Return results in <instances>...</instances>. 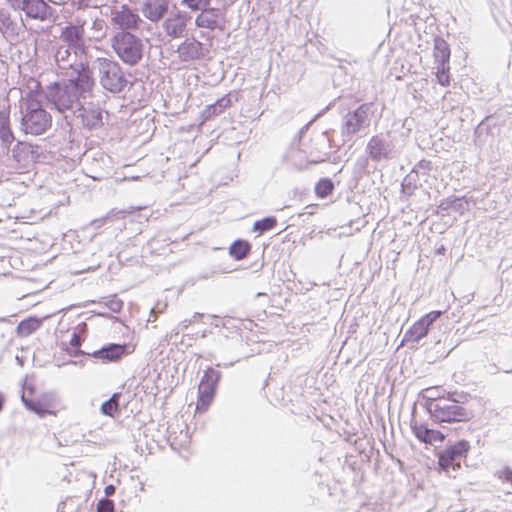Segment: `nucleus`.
<instances>
[{
	"instance_id": "obj_41",
	"label": "nucleus",
	"mask_w": 512,
	"mask_h": 512,
	"mask_svg": "<svg viewBox=\"0 0 512 512\" xmlns=\"http://www.w3.org/2000/svg\"><path fill=\"white\" fill-rule=\"evenodd\" d=\"M495 476H497L503 482H508V483L512 484V469L509 467H505L501 470H498L495 473Z\"/></svg>"
},
{
	"instance_id": "obj_22",
	"label": "nucleus",
	"mask_w": 512,
	"mask_h": 512,
	"mask_svg": "<svg viewBox=\"0 0 512 512\" xmlns=\"http://www.w3.org/2000/svg\"><path fill=\"white\" fill-rule=\"evenodd\" d=\"M434 59L436 64H449L450 62V47L448 43L441 37L434 39Z\"/></svg>"
},
{
	"instance_id": "obj_38",
	"label": "nucleus",
	"mask_w": 512,
	"mask_h": 512,
	"mask_svg": "<svg viewBox=\"0 0 512 512\" xmlns=\"http://www.w3.org/2000/svg\"><path fill=\"white\" fill-rule=\"evenodd\" d=\"M104 305L114 313H119L123 308V301L116 296L104 302Z\"/></svg>"
},
{
	"instance_id": "obj_31",
	"label": "nucleus",
	"mask_w": 512,
	"mask_h": 512,
	"mask_svg": "<svg viewBox=\"0 0 512 512\" xmlns=\"http://www.w3.org/2000/svg\"><path fill=\"white\" fill-rule=\"evenodd\" d=\"M164 27L167 35L177 38L183 34L186 25L183 21L168 19L165 21Z\"/></svg>"
},
{
	"instance_id": "obj_25",
	"label": "nucleus",
	"mask_w": 512,
	"mask_h": 512,
	"mask_svg": "<svg viewBox=\"0 0 512 512\" xmlns=\"http://www.w3.org/2000/svg\"><path fill=\"white\" fill-rule=\"evenodd\" d=\"M41 324V320L36 317H29L25 320H22L17 325V335L20 337H27L34 333L41 326Z\"/></svg>"
},
{
	"instance_id": "obj_42",
	"label": "nucleus",
	"mask_w": 512,
	"mask_h": 512,
	"mask_svg": "<svg viewBox=\"0 0 512 512\" xmlns=\"http://www.w3.org/2000/svg\"><path fill=\"white\" fill-rule=\"evenodd\" d=\"M82 343L81 337L77 333H73L70 339V345L73 348H79Z\"/></svg>"
},
{
	"instance_id": "obj_44",
	"label": "nucleus",
	"mask_w": 512,
	"mask_h": 512,
	"mask_svg": "<svg viewBox=\"0 0 512 512\" xmlns=\"http://www.w3.org/2000/svg\"><path fill=\"white\" fill-rule=\"evenodd\" d=\"M194 322V319H190V320H183L180 324H179V327L181 328V330H185L187 329L192 323Z\"/></svg>"
},
{
	"instance_id": "obj_27",
	"label": "nucleus",
	"mask_w": 512,
	"mask_h": 512,
	"mask_svg": "<svg viewBox=\"0 0 512 512\" xmlns=\"http://www.w3.org/2000/svg\"><path fill=\"white\" fill-rule=\"evenodd\" d=\"M121 394L114 393L108 400L102 403L101 413L105 416L114 417L119 412V400Z\"/></svg>"
},
{
	"instance_id": "obj_2",
	"label": "nucleus",
	"mask_w": 512,
	"mask_h": 512,
	"mask_svg": "<svg viewBox=\"0 0 512 512\" xmlns=\"http://www.w3.org/2000/svg\"><path fill=\"white\" fill-rule=\"evenodd\" d=\"M468 397V394L454 392L447 398L430 399L425 406L435 423L466 422L473 417V413L460 403H464Z\"/></svg>"
},
{
	"instance_id": "obj_53",
	"label": "nucleus",
	"mask_w": 512,
	"mask_h": 512,
	"mask_svg": "<svg viewBox=\"0 0 512 512\" xmlns=\"http://www.w3.org/2000/svg\"><path fill=\"white\" fill-rule=\"evenodd\" d=\"M202 317H203V314H202V313L196 312V313H194V315H193V318H192V319H194V322H195L197 319H200V318H202Z\"/></svg>"
},
{
	"instance_id": "obj_30",
	"label": "nucleus",
	"mask_w": 512,
	"mask_h": 512,
	"mask_svg": "<svg viewBox=\"0 0 512 512\" xmlns=\"http://www.w3.org/2000/svg\"><path fill=\"white\" fill-rule=\"evenodd\" d=\"M277 225V219L274 216H267L261 220H257L253 225V231L259 235L274 229Z\"/></svg>"
},
{
	"instance_id": "obj_5",
	"label": "nucleus",
	"mask_w": 512,
	"mask_h": 512,
	"mask_svg": "<svg viewBox=\"0 0 512 512\" xmlns=\"http://www.w3.org/2000/svg\"><path fill=\"white\" fill-rule=\"evenodd\" d=\"M365 151L372 161L378 163L396 159L402 152L397 137L391 131L373 135L367 142Z\"/></svg>"
},
{
	"instance_id": "obj_14",
	"label": "nucleus",
	"mask_w": 512,
	"mask_h": 512,
	"mask_svg": "<svg viewBox=\"0 0 512 512\" xmlns=\"http://www.w3.org/2000/svg\"><path fill=\"white\" fill-rule=\"evenodd\" d=\"M170 0H144L143 15L151 22L162 20L168 13Z\"/></svg>"
},
{
	"instance_id": "obj_29",
	"label": "nucleus",
	"mask_w": 512,
	"mask_h": 512,
	"mask_svg": "<svg viewBox=\"0 0 512 512\" xmlns=\"http://www.w3.org/2000/svg\"><path fill=\"white\" fill-rule=\"evenodd\" d=\"M0 140L6 147H9L15 140L8 118L0 119Z\"/></svg>"
},
{
	"instance_id": "obj_57",
	"label": "nucleus",
	"mask_w": 512,
	"mask_h": 512,
	"mask_svg": "<svg viewBox=\"0 0 512 512\" xmlns=\"http://www.w3.org/2000/svg\"><path fill=\"white\" fill-rule=\"evenodd\" d=\"M7 319L5 317L0 318V322H5Z\"/></svg>"
},
{
	"instance_id": "obj_3",
	"label": "nucleus",
	"mask_w": 512,
	"mask_h": 512,
	"mask_svg": "<svg viewBox=\"0 0 512 512\" xmlns=\"http://www.w3.org/2000/svg\"><path fill=\"white\" fill-rule=\"evenodd\" d=\"M43 93L29 92L25 109L21 108L20 125L25 134L41 135L52 125L51 115L42 106Z\"/></svg>"
},
{
	"instance_id": "obj_17",
	"label": "nucleus",
	"mask_w": 512,
	"mask_h": 512,
	"mask_svg": "<svg viewBox=\"0 0 512 512\" xmlns=\"http://www.w3.org/2000/svg\"><path fill=\"white\" fill-rule=\"evenodd\" d=\"M221 379V372L213 368H208L199 383L198 391L202 394L215 396L217 385Z\"/></svg>"
},
{
	"instance_id": "obj_37",
	"label": "nucleus",
	"mask_w": 512,
	"mask_h": 512,
	"mask_svg": "<svg viewBox=\"0 0 512 512\" xmlns=\"http://www.w3.org/2000/svg\"><path fill=\"white\" fill-rule=\"evenodd\" d=\"M114 217H116V218H124L125 217V211H123V210H119V211L111 210L105 217L100 218V219H95L92 222V225L95 226V227H100L106 220L112 219Z\"/></svg>"
},
{
	"instance_id": "obj_28",
	"label": "nucleus",
	"mask_w": 512,
	"mask_h": 512,
	"mask_svg": "<svg viewBox=\"0 0 512 512\" xmlns=\"http://www.w3.org/2000/svg\"><path fill=\"white\" fill-rule=\"evenodd\" d=\"M21 400L27 410L37 414L41 418H44L47 414H51V411L45 408L38 400L29 399L25 394H22Z\"/></svg>"
},
{
	"instance_id": "obj_13",
	"label": "nucleus",
	"mask_w": 512,
	"mask_h": 512,
	"mask_svg": "<svg viewBox=\"0 0 512 512\" xmlns=\"http://www.w3.org/2000/svg\"><path fill=\"white\" fill-rule=\"evenodd\" d=\"M178 58L182 62H191L204 58L203 44L195 38H188L177 48Z\"/></svg>"
},
{
	"instance_id": "obj_52",
	"label": "nucleus",
	"mask_w": 512,
	"mask_h": 512,
	"mask_svg": "<svg viewBox=\"0 0 512 512\" xmlns=\"http://www.w3.org/2000/svg\"><path fill=\"white\" fill-rule=\"evenodd\" d=\"M445 252H446V248L443 245L437 249V253L440 255H444Z\"/></svg>"
},
{
	"instance_id": "obj_15",
	"label": "nucleus",
	"mask_w": 512,
	"mask_h": 512,
	"mask_svg": "<svg viewBox=\"0 0 512 512\" xmlns=\"http://www.w3.org/2000/svg\"><path fill=\"white\" fill-rule=\"evenodd\" d=\"M200 13L195 18V25L199 28L215 30L220 28L219 18L221 10L219 8L211 7V5L199 11Z\"/></svg>"
},
{
	"instance_id": "obj_20",
	"label": "nucleus",
	"mask_w": 512,
	"mask_h": 512,
	"mask_svg": "<svg viewBox=\"0 0 512 512\" xmlns=\"http://www.w3.org/2000/svg\"><path fill=\"white\" fill-rule=\"evenodd\" d=\"M468 204L469 201L466 196L457 197L455 195H452L443 199L438 205V209L444 212L453 210L462 215L469 210Z\"/></svg>"
},
{
	"instance_id": "obj_10",
	"label": "nucleus",
	"mask_w": 512,
	"mask_h": 512,
	"mask_svg": "<svg viewBox=\"0 0 512 512\" xmlns=\"http://www.w3.org/2000/svg\"><path fill=\"white\" fill-rule=\"evenodd\" d=\"M103 112V109L93 103L86 106L85 101L81 110L71 117V122L75 121L77 125L93 130L103 125Z\"/></svg>"
},
{
	"instance_id": "obj_55",
	"label": "nucleus",
	"mask_w": 512,
	"mask_h": 512,
	"mask_svg": "<svg viewBox=\"0 0 512 512\" xmlns=\"http://www.w3.org/2000/svg\"><path fill=\"white\" fill-rule=\"evenodd\" d=\"M156 313H157V312H156V308H155V307H154V308H152V309H151V314H153V315H155V317H157Z\"/></svg>"
},
{
	"instance_id": "obj_50",
	"label": "nucleus",
	"mask_w": 512,
	"mask_h": 512,
	"mask_svg": "<svg viewBox=\"0 0 512 512\" xmlns=\"http://www.w3.org/2000/svg\"><path fill=\"white\" fill-rule=\"evenodd\" d=\"M103 21L95 20L93 23V28L95 29H102Z\"/></svg>"
},
{
	"instance_id": "obj_9",
	"label": "nucleus",
	"mask_w": 512,
	"mask_h": 512,
	"mask_svg": "<svg viewBox=\"0 0 512 512\" xmlns=\"http://www.w3.org/2000/svg\"><path fill=\"white\" fill-rule=\"evenodd\" d=\"M470 450V443L467 440H459L448 445L444 450L438 453V464L441 470L448 471L450 468L454 471L461 467L462 459L466 458Z\"/></svg>"
},
{
	"instance_id": "obj_21",
	"label": "nucleus",
	"mask_w": 512,
	"mask_h": 512,
	"mask_svg": "<svg viewBox=\"0 0 512 512\" xmlns=\"http://www.w3.org/2000/svg\"><path fill=\"white\" fill-rule=\"evenodd\" d=\"M231 93L221 97L215 103L208 105L202 112L204 121L213 119L215 116L224 112L232 104Z\"/></svg>"
},
{
	"instance_id": "obj_56",
	"label": "nucleus",
	"mask_w": 512,
	"mask_h": 512,
	"mask_svg": "<svg viewBox=\"0 0 512 512\" xmlns=\"http://www.w3.org/2000/svg\"><path fill=\"white\" fill-rule=\"evenodd\" d=\"M480 129H481V124H480V125H478V127H477V128H476V130H475V133L477 134V133L479 132V130H480Z\"/></svg>"
},
{
	"instance_id": "obj_33",
	"label": "nucleus",
	"mask_w": 512,
	"mask_h": 512,
	"mask_svg": "<svg viewBox=\"0 0 512 512\" xmlns=\"http://www.w3.org/2000/svg\"><path fill=\"white\" fill-rule=\"evenodd\" d=\"M436 69H437L436 77H437L438 83L444 87L449 86L450 85V75H449L450 66H449V64H437Z\"/></svg>"
},
{
	"instance_id": "obj_26",
	"label": "nucleus",
	"mask_w": 512,
	"mask_h": 512,
	"mask_svg": "<svg viewBox=\"0 0 512 512\" xmlns=\"http://www.w3.org/2000/svg\"><path fill=\"white\" fill-rule=\"evenodd\" d=\"M421 186L419 183V175L410 171L403 179L401 183V193L407 197H410L414 194L417 188Z\"/></svg>"
},
{
	"instance_id": "obj_36",
	"label": "nucleus",
	"mask_w": 512,
	"mask_h": 512,
	"mask_svg": "<svg viewBox=\"0 0 512 512\" xmlns=\"http://www.w3.org/2000/svg\"><path fill=\"white\" fill-rule=\"evenodd\" d=\"M432 169V163L429 160H420L411 170L415 174H428Z\"/></svg>"
},
{
	"instance_id": "obj_16",
	"label": "nucleus",
	"mask_w": 512,
	"mask_h": 512,
	"mask_svg": "<svg viewBox=\"0 0 512 512\" xmlns=\"http://www.w3.org/2000/svg\"><path fill=\"white\" fill-rule=\"evenodd\" d=\"M113 21L122 29H135L141 20L138 14L134 13L128 6L123 5L121 10L114 13Z\"/></svg>"
},
{
	"instance_id": "obj_1",
	"label": "nucleus",
	"mask_w": 512,
	"mask_h": 512,
	"mask_svg": "<svg viewBox=\"0 0 512 512\" xmlns=\"http://www.w3.org/2000/svg\"><path fill=\"white\" fill-rule=\"evenodd\" d=\"M88 62H81L76 68V76L63 82H55L48 86L43 96L70 123L69 118L81 110L87 98L93 96L96 86Z\"/></svg>"
},
{
	"instance_id": "obj_11",
	"label": "nucleus",
	"mask_w": 512,
	"mask_h": 512,
	"mask_svg": "<svg viewBox=\"0 0 512 512\" xmlns=\"http://www.w3.org/2000/svg\"><path fill=\"white\" fill-rule=\"evenodd\" d=\"M127 354H129L127 344L109 343L98 350L88 353V356L103 362H116Z\"/></svg>"
},
{
	"instance_id": "obj_24",
	"label": "nucleus",
	"mask_w": 512,
	"mask_h": 512,
	"mask_svg": "<svg viewBox=\"0 0 512 512\" xmlns=\"http://www.w3.org/2000/svg\"><path fill=\"white\" fill-rule=\"evenodd\" d=\"M251 251V244L242 239L235 240L229 247V254L235 260L245 259Z\"/></svg>"
},
{
	"instance_id": "obj_7",
	"label": "nucleus",
	"mask_w": 512,
	"mask_h": 512,
	"mask_svg": "<svg viewBox=\"0 0 512 512\" xmlns=\"http://www.w3.org/2000/svg\"><path fill=\"white\" fill-rule=\"evenodd\" d=\"M111 46L124 64L135 66L142 60L144 43L130 32L116 33L111 40Z\"/></svg>"
},
{
	"instance_id": "obj_54",
	"label": "nucleus",
	"mask_w": 512,
	"mask_h": 512,
	"mask_svg": "<svg viewBox=\"0 0 512 512\" xmlns=\"http://www.w3.org/2000/svg\"><path fill=\"white\" fill-rule=\"evenodd\" d=\"M321 141H322L323 143H325V142H328V141H329V139L326 137L325 133H323V134L321 135Z\"/></svg>"
},
{
	"instance_id": "obj_45",
	"label": "nucleus",
	"mask_w": 512,
	"mask_h": 512,
	"mask_svg": "<svg viewBox=\"0 0 512 512\" xmlns=\"http://www.w3.org/2000/svg\"><path fill=\"white\" fill-rule=\"evenodd\" d=\"M30 0H21L20 7H16L15 11H23L25 12L26 6H28Z\"/></svg>"
},
{
	"instance_id": "obj_47",
	"label": "nucleus",
	"mask_w": 512,
	"mask_h": 512,
	"mask_svg": "<svg viewBox=\"0 0 512 512\" xmlns=\"http://www.w3.org/2000/svg\"><path fill=\"white\" fill-rule=\"evenodd\" d=\"M73 499H69V500H66V501H63L61 503H59L58 505V512H65L64 509L66 508V506L69 504V502H72Z\"/></svg>"
},
{
	"instance_id": "obj_8",
	"label": "nucleus",
	"mask_w": 512,
	"mask_h": 512,
	"mask_svg": "<svg viewBox=\"0 0 512 512\" xmlns=\"http://www.w3.org/2000/svg\"><path fill=\"white\" fill-rule=\"evenodd\" d=\"M59 42L76 55H82L87 59L89 45L86 44L85 30L83 25L68 24L61 29Z\"/></svg>"
},
{
	"instance_id": "obj_49",
	"label": "nucleus",
	"mask_w": 512,
	"mask_h": 512,
	"mask_svg": "<svg viewBox=\"0 0 512 512\" xmlns=\"http://www.w3.org/2000/svg\"><path fill=\"white\" fill-rule=\"evenodd\" d=\"M329 157V152L323 153L322 156H317L313 158V162H323Z\"/></svg>"
},
{
	"instance_id": "obj_32",
	"label": "nucleus",
	"mask_w": 512,
	"mask_h": 512,
	"mask_svg": "<svg viewBox=\"0 0 512 512\" xmlns=\"http://www.w3.org/2000/svg\"><path fill=\"white\" fill-rule=\"evenodd\" d=\"M334 190V183L329 178H321L315 185V193L319 198H326Z\"/></svg>"
},
{
	"instance_id": "obj_23",
	"label": "nucleus",
	"mask_w": 512,
	"mask_h": 512,
	"mask_svg": "<svg viewBox=\"0 0 512 512\" xmlns=\"http://www.w3.org/2000/svg\"><path fill=\"white\" fill-rule=\"evenodd\" d=\"M429 329L430 328L419 319L405 332L403 341L417 343L428 334Z\"/></svg>"
},
{
	"instance_id": "obj_6",
	"label": "nucleus",
	"mask_w": 512,
	"mask_h": 512,
	"mask_svg": "<svg viewBox=\"0 0 512 512\" xmlns=\"http://www.w3.org/2000/svg\"><path fill=\"white\" fill-rule=\"evenodd\" d=\"M374 112L375 104L373 102H366L346 113L341 124L343 142L352 141L356 134L369 128Z\"/></svg>"
},
{
	"instance_id": "obj_19",
	"label": "nucleus",
	"mask_w": 512,
	"mask_h": 512,
	"mask_svg": "<svg viewBox=\"0 0 512 512\" xmlns=\"http://www.w3.org/2000/svg\"><path fill=\"white\" fill-rule=\"evenodd\" d=\"M53 9L43 0H30L25 9L28 18L45 21L52 15Z\"/></svg>"
},
{
	"instance_id": "obj_35",
	"label": "nucleus",
	"mask_w": 512,
	"mask_h": 512,
	"mask_svg": "<svg viewBox=\"0 0 512 512\" xmlns=\"http://www.w3.org/2000/svg\"><path fill=\"white\" fill-rule=\"evenodd\" d=\"M214 399V396H211L209 394H202L198 391V401L196 405V411L198 412H205L210 404L212 403Z\"/></svg>"
},
{
	"instance_id": "obj_40",
	"label": "nucleus",
	"mask_w": 512,
	"mask_h": 512,
	"mask_svg": "<svg viewBox=\"0 0 512 512\" xmlns=\"http://www.w3.org/2000/svg\"><path fill=\"white\" fill-rule=\"evenodd\" d=\"M442 315V312L439 311V310H435V311H431L429 313H427L426 315H424L422 318H420L425 324L426 326H428L429 328L431 327V325Z\"/></svg>"
},
{
	"instance_id": "obj_12",
	"label": "nucleus",
	"mask_w": 512,
	"mask_h": 512,
	"mask_svg": "<svg viewBox=\"0 0 512 512\" xmlns=\"http://www.w3.org/2000/svg\"><path fill=\"white\" fill-rule=\"evenodd\" d=\"M55 61L58 64L59 68L61 69H68L72 68L74 72L76 73L77 66L84 62V57L82 55H76L74 51L68 49L63 44L58 42L57 46L55 47ZM85 62H88L85 59Z\"/></svg>"
},
{
	"instance_id": "obj_43",
	"label": "nucleus",
	"mask_w": 512,
	"mask_h": 512,
	"mask_svg": "<svg viewBox=\"0 0 512 512\" xmlns=\"http://www.w3.org/2000/svg\"><path fill=\"white\" fill-rule=\"evenodd\" d=\"M67 352L72 357H77V356H80V355H88V353H89V352H84L80 348H73V347L67 348Z\"/></svg>"
},
{
	"instance_id": "obj_18",
	"label": "nucleus",
	"mask_w": 512,
	"mask_h": 512,
	"mask_svg": "<svg viewBox=\"0 0 512 512\" xmlns=\"http://www.w3.org/2000/svg\"><path fill=\"white\" fill-rule=\"evenodd\" d=\"M411 428L416 438L423 443L434 444L444 440V434L442 432L430 429L423 424L415 422L411 424Z\"/></svg>"
},
{
	"instance_id": "obj_4",
	"label": "nucleus",
	"mask_w": 512,
	"mask_h": 512,
	"mask_svg": "<svg viewBox=\"0 0 512 512\" xmlns=\"http://www.w3.org/2000/svg\"><path fill=\"white\" fill-rule=\"evenodd\" d=\"M92 69L96 72L100 86L113 95L124 92L129 83L121 65L112 58H96Z\"/></svg>"
},
{
	"instance_id": "obj_48",
	"label": "nucleus",
	"mask_w": 512,
	"mask_h": 512,
	"mask_svg": "<svg viewBox=\"0 0 512 512\" xmlns=\"http://www.w3.org/2000/svg\"><path fill=\"white\" fill-rule=\"evenodd\" d=\"M6 2L12 9L15 10L16 7H20L21 0H6Z\"/></svg>"
},
{
	"instance_id": "obj_39",
	"label": "nucleus",
	"mask_w": 512,
	"mask_h": 512,
	"mask_svg": "<svg viewBox=\"0 0 512 512\" xmlns=\"http://www.w3.org/2000/svg\"><path fill=\"white\" fill-rule=\"evenodd\" d=\"M114 502L108 498L101 499L97 504L98 512H114Z\"/></svg>"
},
{
	"instance_id": "obj_46",
	"label": "nucleus",
	"mask_w": 512,
	"mask_h": 512,
	"mask_svg": "<svg viewBox=\"0 0 512 512\" xmlns=\"http://www.w3.org/2000/svg\"><path fill=\"white\" fill-rule=\"evenodd\" d=\"M105 494L106 496H112L114 495L116 488L113 485H108L105 487Z\"/></svg>"
},
{
	"instance_id": "obj_34",
	"label": "nucleus",
	"mask_w": 512,
	"mask_h": 512,
	"mask_svg": "<svg viewBox=\"0 0 512 512\" xmlns=\"http://www.w3.org/2000/svg\"><path fill=\"white\" fill-rule=\"evenodd\" d=\"M212 0H182L181 4L192 12H199L208 8Z\"/></svg>"
},
{
	"instance_id": "obj_51",
	"label": "nucleus",
	"mask_w": 512,
	"mask_h": 512,
	"mask_svg": "<svg viewBox=\"0 0 512 512\" xmlns=\"http://www.w3.org/2000/svg\"><path fill=\"white\" fill-rule=\"evenodd\" d=\"M357 164H359L361 168H364L367 164V159H359Z\"/></svg>"
}]
</instances>
